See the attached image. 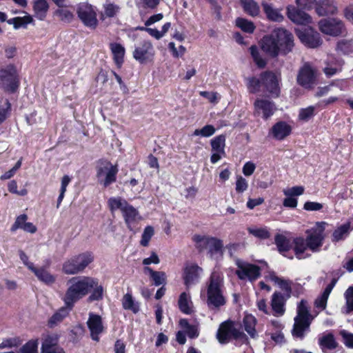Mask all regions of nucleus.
Masks as SVG:
<instances>
[{
  "instance_id": "nucleus-19",
  "label": "nucleus",
  "mask_w": 353,
  "mask_h": 353,
  "mask_svg": "<svg viewBox=\"0 0 353 353\" xmlns=\"http://www.w3.org/2000/svg\"><path fill=\"white\" fill-rule=\"evenodd\" d=\"M87 325L90 332L91 339L93 341H99L100 335L105 330L101 316L92 312L90 313L87 321Z\"/></svg>"
},
{
  "instance_id": "nucleus-25",
  "label": "nucleus",
  "mask_w": 353,
  "mask_h": 353,
  "mask_svg": "<svg viewBox=\"0 0 353 353\" xmlns=\"http://www.w3.org/2000/svg\"><path fill=\"white\" fill-rule=\"evenodd\" d=\"M292 248L296 257L299 259H304L310 256V254L307 252V250H310L307 243L305 239L302 237L295 238L293 240Z\"/></svg>"
},
{
  "instance_id": "nucleus-16",
  "label": "nucleus",
  "mask_w": 353,
  "mask_h": 353,
  "mask_svg": "<svg viewBox=\"0 0 353 353\" xmlns=\"http://www.w3.org/2000/svg\"><path fill=\"white\" fill-rule=\"evenodd\" d=\"M296 80L301 86L305 88H311L316 81L315 70L308 63H304L299 70Z\"/></svg>"
},
{
  "instance_id": "nucleus-55",
  "label": "nucleus",
  "mask_w": 353,
  "mask_h": 353,
  "mask_svg": "<svg viewBox=\"0 0 353 353\" xmlns=\"http://www.w3.org/2000/svg\"><path fill=\"white\" fill-rule=\"evenodd\" d=\"M346 306L343 308V312L348 314L353 311V287H350L345 292Z\"/></svg>"
},
{
  "instance_id": "nucleus-28",
  "label": "nucleus",
  "mask_w": 353,
  "mask_h": 353,
  "mask_svg": "<svg viewBox=\"0 0 353 353\" xmlns=\"http://www.w3.org/2000/svg\"><path fill=\"white\" fill-rule=\"evenodd\" d=\"M316 12L320 16L334 14L337 12V7L332 0H318Z\"/></svg>"
},
{
  "instance_id": "nucleus-45",
  "label": "nucleus",
  "mask_w": 353,
  "mask_h": 353,
  "mask_svg": "<svg viewBox=\"0 0 353 353\" xmlns=\"http://www.w3.org/2000/svg\"><path fill=\"white\" fill-rule=\"evenodd\" d=\"M236 26L246 33H253L256 26L253 22L244 18L239 17L236 19Z\"/></svg>"
},
{
  "instance_id": "nucleus-34",
  "label": "nucleus",
  "mask_w": 353,
  "mask_h": 353,
  "mask_svg": "<svg viewBox=\"0 0 353 353\" xmlns=\"http://www.w3.org/2000/svg\"><path fill=\"white\" fill-rule=\"evenodd\" d=\"M49 9L47 0H33L34 16L39 20H43Z\"/></svg>"
},
{
  "instance_id": "nucleus-8",
  "label": "nucleus",
  "mask_w": 353,
  "mask_h": 353,
  "mask_svg": "<svg viewBox=\"0 0 353 353\" xmlns=\"http://www.w3.org/2000/svg\"><path fill=\"white\" fill-rule=\"evenodd\" d=\"M19 85L18 74L14 65H8L0 70V87L6 92H14Z\"/></svg>"
},
{
  "instance_id": "nucleus-18",
  "label": "nucleus",
  "mask_w": 353,
  "mask_h": 353,
  "mask_svg": "<svg viewBox=\"0 0 353 353\" xmlns=\"http://www.w3.org/2000/svg\"><path fill=\"white\" fill-rule=\"evenodd\" d=\"M273 102L264 99H256L254 103V114L255 116H261L264 119H269L276 110Z\"/></svg>"
},
{
  "instance_id": "nucleus-33",
  "label": "nucleus",
  "mask_w": 353,
  "mask_h": 353,
  "mask_svg": "<svg viewBox=\"0 0 353 353\" xmlns=\"http://www.w3.org/2000/svg\"><path fill=\"white\" fill-rule=\"evenodd\" d=\"M110 50L113 54L114 61L118 68H121L123 63L125 55V48L120 43H111L110 44Z\"/></svg>"
},
{
  "instance_id": "nucleus-24",
  "label": "nucleus",
  "mask_w": 353,
  "mask_h": 353,
  "mask_svg": "<svg viewBox=\"0 0 353 353\" xmlns=\"http://www.w3.org/2000/svg\"><path fill=\"white\" fill-rule=\"evenodd\" d=\"M285 300L282 293L275 292L272 295L271 307L273 311V314L276 316H281L284 314Z\"/></svg>"
},
{
  "instance_id": "nucleus-29",
  "label": "nucleus",
  "mask_w": 353,
  "mask_h": 353,
  "mask_svg": "<svg viewBox=\"0 0 353 353\" xmlns=\"http://www.w3.org/2000/svg\"><path fill=\"white\" fill-rule=\"evenodd\" d=\"M31 271L41 282L46 285H52L56 281L55 276L52 275L45 267L37 268L34 266Z\"/></svg>"
},
{
  "instance_id": "nucleus-57",
  "label": "nucleus",
  "mask_w": 353,
  "mask_h": 353,
  "mask_svg": "<svg viewBox=\"0 0 353 353\" xmlns=\"http://www.w3.org/2000/svg\"><path fill=\"white\" fill-rule=\"evenodd\" d=\"M250 54H251L254 62L256 63V64L259 68L265 67V65L266 64V61L260 55L258 48L255 46H252L250 48Z\"/></svg>"
},
{
  "instance_id": "nucleus-38",
  "label": "nucleus",
  "mask_w": 353,
  "mask_h": 353,
  "mask_svg": "<svg viewBox=\"0 0 353 353\" xmlns=\"http://www.w3.org/2000/svg\"><path fill=\"white\" fill-rule=\"evenodd\" d=\"M243 327L248 334L252 337L255 338L257 336V332L255 330L256 324V318L252 314H246L243 318Z\"/></svg>"
},
{
  "instance_id": "nucleus-37",
  "label": "nucleus",
  "mask_w": 353,
  "mask_h": 353,
  "mask_svg": "<svg viewBox=\"0 0 353 353\" xmlns=\"http://www.w3.org/2000/svg\"><path fill=\"white\" fill-rule=\"evenodd\" d=\"M143 272L146 274H149L150 279L154 281V284L157 286L164 285L166 281V274L163 272L154 271L149 267H145Z\"/></svg>"
},
{
  "instance_id": "nucleus-21",
  "label": "nucleus",
  "mask_w": 353,
  "mask_h": 353,
  "mask_svg": "<svg viewBox=\"0 0 353 353\" xmlns=\"http://www.w3.org/2000/svg\"><path fill=\"white\" fill-rule=\"evenodd\" d=\"M286 9L288 17L294 23L306 25L312 22L309 14L296 10L293 6H288Z\"/></svg>"
},
{
  "instance_id": "nucleus-7",
  "label": "nucleus",
  "mask_w": 353,
  "mask_h": 353,
  "mask_svg": "<svg viewBox=\"0 0 353 353\" xmlns=\"http://www.w3.org/2000/svg\"><path fill=\"white\" fill-rule=\"evenodd\" d=\"M118 171L117 165H113L107 160L99 161L97 167L98 181L104 187L109 186L116 181Z\"/></svg>"
},
{
  "instance_id": "nucleus-52",
  "label": "nucleus",
  "mask_w": 353,
  "mask_h": 353,
  "mask_svg": "<svg viewBox=\"0 0 353 353\" xmlns=\"http://www.w3.org/2000/svg\"><path fill=\"white\" fill-rule=\"evenodd\" d=\"M250 234L261 239H268L270 236L266 227L264 228H249L248 229Z\"/></svg>"
},
{
  "instance_id": "nucleus-9",
  "label": "nucleus",
  "mask_w": 353,
  "mask_h": 353,
  "mask_svg": "<svg viewBox=\"0 0 353 353\" xmlns=\"http://www.w3.org/2000/svg\"><path fill=\"white\" fill-rule=\"evenodd\" d=\"M216 338L219 343H226L231 339H245V335L240 330L237 324L233 321H226L220 325Z\"/></svg>"
},
{
  "instance_id": "nucleus-23",
  "label": "nucleus",
  "mask_w": 353,
  "mask_h": 353,
  "mask_svg": "<svg viewBox=\"0 0 353 353\" xmlns=\"http://www.w3.org/2000/svg\"><path fill=\"white\" fill-rule=\"evenodd\" d=\"M41 353H65V351L58 345L56 336L48 335L43 339Z\"/></svg>"
},
{
  "instance_id": "nucleus-64",
  "label": "nucleus",
  "mask_w": 353,
  "mask_h": 353,
  "mask_svg": "<svg viewBox=\"0 0 353 353\" xmlns=\"http://www.w3.org/2000/svg\"><path fill=\"white\" fill-rule=\"evenodd\" d=\"M276 285L287 292H290L292 290V281L290 280L279 277Z\"/></svg>"
},
{
  "instance_id": "nucleus-36",
  "label": "nucleus",
  "mask_w": 353,
  "mask_h": 353,
  "mask_svg": "<svg viewBox=\"0 0 353 353\" xmlns=\"http://www.w3.org/2000/svg\"><path fill=\"white\" fill-rule=\"evenodd\" d=\"M108 204L112 212L120 210L121 213L130 205L125 199L120 196L110 198Z\"/></svg>"
},
{
  "instance_id": "nucleus-27",
  "label": "nucleus",
  "mask_w": 353,
  "mask_h": 353,
  "mask_svg": "<svg viewBox=\"0 0 353 353\" xmlns=\"http://www.w3.org/2000/svg\"><path fill=\"white\" fill-rule=\"evenodd\" d=\"M336 283V280L333 279L328 284L323 292L315 299L314 306L316 308L323 310L326 308L329 296Z\"/></svg>"
},
{
  "instance_id": "nucleus-58",
  "label": "nucleus",
  "mask_w": 353,
  "mask_h": 353,
  "mask_svg": "<svg viewBox=\"0 0 353 353\" xmlns=\"http://www.w3.org/2000/svg\"><path fill=\"white\" fill-rule=\"evenodd\" d=\"M154 228L152 226H147L142 234L141 245L146 247L149 245V242L154 235Z\"/></svg>"
},
{
  "instance_id": "nucleus-54",
  "label": "nucleus",
  "mask_w": 353,
  "mask_h": 353,
  "mask_svg": "<svg viewBox=\"0 0 353 353\" xmlns=\"http://www.w3.org/2000/svg\"><path fill=\"white\" fill-rule=\"evenodd\" d=\"M104 12L101 14V17H114L119 11V7L114 3H105L103 5Z\"/></svg>"
},
{
  "instance_id": "nucleus-17",
  "label": "nucleus",
  "mask_w": 353,
  "mask_h": 353,
  "mask_svg": "<svg viewBox=\"0 0 353 353\" xmlns=\"http://www.w3.org/2000/svg\"><path fill=\"white\" fill-rule=\"evenodd\" d=\"M262 84L265 86L267 91L273 97H278L280 93L279 82L281 75L272 72H265L261 74Z\"/></svg>"
},
{
  "instance_id": "nucleus-46",
  "label": "nucleus",
  "mask_w": 353,
  "mask_h": 353,
  "mask_svg": "<svg viewBox=\"0 0 353 353\" xmlns=\"http://www.w3.org/2000/svg\"><path fill=\"white\" fill-rule=\"evenodd\" d=\"M95 284L90 288L92 290L91 294L90 295L88 300L90 301H99L103 299V288L99 283L97 279H94Z\"/></svg>"
},
{
  "instance_id": "nucleus-62",
  "label": "nucleus",
  "mask_w": 353,
  "mask_h": 353,
  "mask_svg": "<svg viewBox=\"0 0 353 353\" xmlns=\"http://www.w3.org/2000/svg\"><path fill=\"white\" fill-rule=\"evenodd\" d=\"M248 188L247 180L241 176H238L236 181L235 190L238 193H243Z\"/></svg>"
},
{
  "instance_id": "nucleus-53",
  "label": "nucleus",
  "mask_w": 353,
  "mask_h": 353,
  "mask_svg": "<svg viewBox=\"0 0 353 353\" xmlns=\"http://www.w3.org/2000/svg\"><path fill=\"white\" fill-rule=\"evenodd\" d=\"M261 80L256 77H252L246 79L248 90L251 93H256L260 90Z\"/></svg>"
},
{
  "instance_id": "nucleus-3",
  "label": "nucleus",
  "mask_w": 353,
  "mask_h": 353,
  "mask_svg": "<svg viewBox=\"0 0 353 353\" xmlns=\"http://www.w3.org/2000/svg\"><path fill=\"white\" fill-rule=\"evenodd\" d=\"M223 296V276L217 272L212 273L207 283V304L210 309H219L225 304Z\"/></svg>"
},
{
  "instance_id": "nucleus-43",
  "label": "nucleus",
  "mask_w": 353,
  "mask_h": 353,
  "mask_svg": "<svg viewBox=\"0 0 353 353\" xmlns=\"http://www.w3.org/2000/svg\"><path fill=\"white\" fill-rule=\"evenodd\" d=\"M319 345L323 352L333 350L336 347V343L332 334H327L319 339Z\"/></svg>"
},
{
  "instance_id": "nucleus-6",
  "label": "nucleus",
  "mask_w": 353,
  "mask_h": 353,
  "mask_svg": "<svg viewBox=\"0 0 353 353\" xmlns=\"http://www.w3.org/2000/svg\"><path fill=\"white\" fill-rule=\"evenodd\" d=\"M93 259L92 253L89 252L74 256L63 263V271L67 274H77L82 272Z\"/></svg>"
},
{
  "instance_id": "nucleus-20",
  "label": "nucleus",
  "mask_w": 353,
  "mask_h": 353,
  "mask_svg": "<svg viewBox=\"0 0 353 353\" xmlns=\"http://www.w3.org/2000/svg\"><path fill=\"white\" fill-rule=\"evenodd\" d=\"M261 6L266 18L269 21L277 23L283 21L284 16L281 13V9L275 8L273 3L263 1Z\"/></svg>"
},
{
  "instance_id": "nucleus-22",
  "label": "nucleus",
  "mask_w": 353,
  "mask_h": 353,
  "mask_svg": "<svg viewBox=\"0 0 353 353\" xmlns=\"http://www.w3.org/2000/svg\"><path fill=\"white\" fill-rule=\"evenodd\" d=\"M122 214L128 229L133 231L141 220L138 210L130 204Z\"/></svg>"
},
{
  "instance_id": "nucleus-63",
  "label": "nucleus",
  "mask_w": 353,
  "mask_h": 353,
  "mask_svg": "<svg viewBox=\"0 0 353 353\" xmlns=\"http://www.w3.org/2000/svg\"><path fill=\"white\" fill-rule=\"evenodd\" d=\"M27 219L28 216L26 214H21L17 216L11 228V231L14 232L19 228L23 230L24 224L27 223Z\"/></svg>"
},
{
  "instance_id": "nucleus-51",
  "label": "nucleus",
  "mask_w": 353,
  "mask_h": 353,
  "mask_svg": "<svg viewBox=\"0 0 353 353\" xmlns=\"http://www.w3.org/2000/svg\"><path fill=\"white\" fill-rule=\"evenodd\" d=\"M336 50L344 54L353 53V41L347 40H341L338 42Z\"/></svg>"
},
{
  "instance_id": "nucleus-39",
  "label": "nucleus",
  "mask_w": 353,
  "mask_h": 353,
  "mask_svg": "<svg viewBox=\"0 0 353 353\" xmlns=\"http://www.w3.org/2000/svg\"><path fill=\"white\" fill-rule=\"evenodd\" d=\"M241 2L244 11L252 17H255L260 14V7L254 0H243Z\"/></svg>"
},
{
  "instance_id": "nucleus-32",
  "label": "nucleus",
  "mask_w": 353,
  "mask_h": 353,
  "mask_svg": "<svg viewBox=\"0 0 353 353\" xmlns=\"http://www.w3.org/2000/svg\"><path fill=\"white\" fill-rule=\"evenodd\" d=\"M223 241L219 239L212 237L210 240V244L208 248L209 254L212 258L218 259L222 256L223 253Z\"/></svg>"
},
{
  "instance_id": "nucleus-2",
  "label": "nucleus",
  "mask_w": 353,
  "mask_h": 353,
  "mask_svg": "<svg viewBox=\"0 0 353 353\" xmlns=\"http://www.w3.org/2000/svg\"><path fill=\"white\" fill-rule=\"evenodd\" d=\"M94 279L89 276H76L68 281V288L63 297V301L67 305H74V303L85 296L94 285Z\"/></svg>"
},
{
  "instance_id": "nucleus-42",
  "label": "nucleus",
  "mask_w": 353,
  "mask_h": 353,
  "mask_svg": "<svg viewBox=\"0 0 353 353\" xmlns=\"http://www.w3.org/2000/svg\"><path fill=\"white\" fill-rule=\"evenodd\" d=\"M225 136L223 134H221L216 136L214 139H212L210 141L212 152H216L219 153H225Z\"/></svg>"
},
{
  "instance_id": "nucleus-4",
  "label": "nucleus",
  "mask_w": 353,
  "mask_h": 353,
  "mask_svg": "<svg viewBox=\"0 0 353 353\" xmlns=\"http://www.w3.org/2000/svg\"><path fill=\"white\" fill-rule=\"evenodd\" d=\"M296 316L292 331L294 338L302 339L310 330L313 316L310 312V307L307 301L302 299L297 305Z\"/></svg>"
},
{
  "instance_id": "nucleus-5",
  "label": "nucleus",
  "mask_w": 353,
  "mask_h": 353,
  "mask_svg": "<svg viewBox=\"0 0 353 353\" xmlns=\"http://www.w3.org/2000/svg\"><path fill=\"white\" fill-rule=\"evenodd\" d=\"M235 265H236L235 274L241 281L254 283L261 276L262 268L256 264L236 259Z\"/></svg>"
},
{
  "instance_id": "nucleus-35",
  "label": "nucleus",
  "mask_w": 353,
  "mask_h": 353,
  "mask_svg": "<svg viewBox=\"0 0 353 353\" xmlns=\"http://www.w3.org/2000/svg\"><path fill=\"white\" fill-rule=\"evenodd\" d=\"M72 307L73 305H65V306L60 308L49 319V325L52 327L61 322L66 316H68Z\"/></svg>"
},
{
  "instance_id": "nucleus-47",
  "label": "nucleus",
  "mask_w": 353,
  "mask_h": 353,
  "mask_svg": "<svg viewBox=\"0 0 353 353\" xmlns=\"http://www.w3.org/2000/svg\"><path fill=\"white\" fill-rule=\"evenodd\" d=\"M350 231V223H347L336 228L332 234L333 241H339L345 239Z\"/></svg>"
},
{
  "instance_id": "nucleus-49",
  "label": "nucleus",
  "mask_w": 353,
  "mask_h": 353,
  "mask_svg": "<svg viewBox=\"0 0 353 353\" xmlns=\"http://www.w3.org/2000/svg\"><path fill=\"white\" fill-rule=\"evenodd\" d=\"M211 239V236L200 234H196L192 238L194 242L195 243V246L200 251L208 249L210 244V240Z\"/></svg>"
},
{
  "instance_id": "nucleus-14",
  "label": "nucleus",
  "mask_w": 353,
  "mask_h": 353,
  "mask_svg": "<svg viewBox=\"0 0 353 353\" xmlns=\"http://www.w3.org/2000/svg\"><path fill=\"white\" fill-rule=\"evenodd\" d=\"M296 32L301 43L308 48H317L322 43L319 33L311 28H298Z\"/></svg>"
},
{
  "instance_id": "nucleus-12",
  "label": "nucleus",
  "mask_w": 353,
  "mask_h": 353,
  "mask_svg": "<svg viewBox=\"0 0 353 353\" xmlns=\"http://www.w3.org/2000/svg\"><path fill=\"white\" fill-rule=\"evenodd\" d=\"M78 17L84 26L95 29L98 26L97 10L92 5L87 3H81L77 8Z\"/></svg>"
},
{
  "instance_id": "nucleus-11",
  "label": "nucleus",
  "mask_w": 353,
  "mask_h": 353,
  "mask_svg": "<svg viewBox=\"0 0 353 353\" xmlns=\"http://www.w3.org/2000/svg\"><path fill=\"white\" fill-rule=\"evenodd\" d=\"M319 28L322 33L332 37H338L346 33L343 22L337 18H326L320 20Z\"/></svg>"
},
{
  "instance_id": "nucleus-31",
  "label": "nucleus",
  "mask_w": 353,
  "mask_h": 353,
  "mask_svg": "<svg viewBox=\"0 0 353 353\" xmlns=\"http://www.w3.org/2000/svg\"><path fill=\"white\" fill-rule=\"evenodd\" d=\"M178 305L179 310L185 314H190L193 312V303L189 293L184 292L180 294Z\"/></svg>"
},
{
  "instance_id": "nucleus-15",
  "label": "nucleus",
  "mask_w": 353,
  "mask_h": 353,
  "mask_svg": "<svg viewBox=\"0 0 353 353\" xmlns=\"http://www.w3.org/2000/svg\"><path fill=\"white\" fill-rule=\"evenodd\" d=\"M203 270L196 263H187L183 268V279L184 284L190 287L199 282Z\"/></svg>"
},
{
  "instance_id": "nucleus-41",
  "label": "nucleus",
  "mask_w": 353,
  "mask_h": 353,
  "mask_svg": "<svg viewBox=\"0 0 353 353\" xmlns=\"http://www.w3.org/2000/svg\"><path fill=\"white\" fill-rule=\"evenodd\" d=\"M122 305L125 310H131L137 313L139 310V305L136 302L130 293H126L122 299Z\"/></svg>"
},
{
  "instance_id": "nucleus-61",
  "label": "nucleus",
  "mask_w": 353,
  "mask_h": 353,
  "mask_svg": "<svg viewBox=\"0 0 353 353\" xmlns=\"http://www.w3.org/2000/svg\"><path fill=\"white\" fill-rule=\"evenodd\" d=\"M314 114V107L309 106L300 110L299 117L301 120L307 121Z\"/></svg>"
},
{
  "instance_id": "nucleus-44",
  "label": "nucleus",
  "mask_w": 353,
  "mask_h": 353,
  "mask_svg": "<svg viewBox=\"0 0 353 353\" xmlns=\"http://www.w3.org/2000/svg\"><path fill=\"white\" fill-rule=\"evenodd\" d=\"M54 16L59 18V20L64 23H70L74 18L72 11L70 10L66 7L58 8L54 11Z\"/></svg>"
},
{
  "instance_id": "nucleus-30",
  "label": "nucleus",
  "mask_w": 353,
  "mask_h": 353,
  "mask_svg": "<svg viewBox=\"0 0 353 353\" xmlns=\"http://www.w3.org/2000/svg\"><path fill=\"white\" fill-rule=\"evenodd\" d=\"M343 61L336 59L332 56L328 57L327 65L324 68V72L327 77H331L341 71Z\"/></svg>"
},
{
  "instance_id": "nucleus-60",
  "label": "nucleus",
  "mask_w": 353,
  "mask_h": 353,
  "mask_svg": "<svg viewBox=\"0 0 353 353\" xmlns=\"http://www.w3.org/2000/svg\"><path fill=\"white\" fill-rule=\"evenodd\" d=\"M283 192L286 196H297L303 194L304 188L303 186H294L284 189Z\"/></svg>"
},
{
  "instance_id": "nucleus-40",
  "label": "nucleus",
  "mask_w": 353,
  "mask_h": 353,
  "mask_svg": "<svg viewBox=\"0 0 353 353\" xmlns=\"http://www.w3.org/2000/svg\"><path fill=\"white\" fill-rule=\"evenodd\" d=\"M274 240L279 251L285 256V253L290 250L292 247V244L290 243V241L283 234L276 235Z\"/></svg>"
},
{
  "instance_id": "nucleus-26",
  "label": "nucleus",
  "mask_w": 353,
  "mask_h": 353,
  "mask_svg": "<svg viewBox=\"0 0 353 353\" xmlns=\"http://www.w3.org/2000/svg\"><path fill=\"white\" fill-rule=\"evenodd\" d=\"M291 131L292 128L289 124L285 121H279L272 126L270 134L274 139L283 140L291 133Z\"/></svg>"
},
{
  "instance_id": "nucleus-56",
  "label": "nucleus",
  "mask_w": 353,
  "mask_h": 353,
  "mask_svg": "<svg viewBox=\"0 0 353 353\" xmlns=\"http://www.w3.org/2000/svg\"><path fill=\"white\" fill-rule=\"evenodd\" d=\"M216 132L215 128L212 125H206L201 129H196L194 132V136H201L203 137H209L213 135Z\"/></svg>"
},
{
  "instance_id": "nucleus-13",
  "label": "nucleus",
  "mask_w": 353,
  "mask_h": 353,
  "mask_svg": "<svg viewBox=\"0 0 353 353\" xmlns=\"http://www.w3.org/2000/svg\"><path fill=\"white\" fill-rule=\"evenodd\" d=\"M154 50L152 42L144 40L135 46L133 51V57L140 63H145L152 60Z\"/></svg>"
},
{
  "instance_id": "nucleus-1",
  "label": "nucleus",
  "mask_w": 353,
  "mask_h": 353,
  "mask_svg": "<svg viewBox=\"0 0 353 353\" xmlns=\"http://www.w3.org/2000/svg\"><path fill=\"white\" fill-rule=\"evenodd\" d=\"M294 46L291 32L281 28L274 29L270 34L265 35L261 41L262 50L271 57L285 55Z\"/></svg>"
},
{
  "instance_id": "nucleus-48",
  "label": "nucleus",
  "mask_w": 353,
  "mask_h": 353,
  "mask_svg": "<svg viewBox=\"0 0 353 353\" xmlns=\"http://www.w3.org/2000/svg\"><path fill=\"white\" fill-rule=\"evenodd\" d=\"M32 21V17L29 15H25L23 17H14L8 21L9 24H12L14 29H19L21 27H26V26Z\"/></svg>"
},
{
  "instance_id": "nucleus-10",
  "label": "nucleus",
  "mask_w": 353,
  "mask_h": 353,
  "mask_svg": "<svg viewBox=\"0 0 353 353\" xmlns=\"http://www.w3.org/2000/svg\"><path fill=\"white\" fill-rule=\"evenodd\" d=\"M325 225V222H318L314 227L306 231L305 241L309 250L312 252H319L323 245Z\"/></svg>"
},
{
  "instance_id": "nucleus-50",
  "label": "nucleus",
  "mask_w": 353,
  "mask_h": 353,
  "mask_svg": "<svg viewBox=\"0 0 353 353\" xmlns=\"http://www.w3.org/2000/svg\"><path fill=\"white\" fill-rule=\"evenodd\" d=\"M11 110V104L7 99L0 100V124L8 117Z\"/></svg>"
},
{
  "instance_id": "nucleus-59",
  "label": "nucleus",
  "mask_w": 353,
  "mask_h": 353,
  "mask_svg": "<svg viewBox=\"0 0 353 353\" xmlns=\"http://www.w3.org/2000/svg\"><path fill=\"white\" fill-rule=\"evenodd\" d=\"M38 341L30 340L21 348L22 353H38Z\"/></svg>"
}]
</instances>
